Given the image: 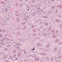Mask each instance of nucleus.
Here are the masks:
<instances>
[{
  "label": "nucleus",
  "mask_w": 62,
  "mask_h": 62,
  "mask_svg": "<svg viewBox=\"0 0 62 62\" xmlns=\"http://www.w3.org/2000/svg\"><path fill=\"white\" fill-rule=\"evenodd\" d=\"M3 37V34H0V38H2Z\"/></svg>",
  "instance_id": "nucleus-11"
},
{
  "label": "nucleus",
  "mask_w": 62,
  "mask_h": 62,
  "mask_svg": "<svg viewBox=\"0 0 62 62\" xmlns=\"http://www.w3.org/2000/svg\"><path fill=\"white\" fill-rule=\"evenodd\" d=\"M7 0H5V2H7Z\"/></svg>",
  "instance_id": "nucleus-58"
},
{
  "label": "nucleus",
  "mask_w": 62,
  "mask_h": 62,
  "mask_svg": "<svg viewBox=\"0 0 62 62\" xmlns=\"http://www.w3.org/2000/svg\"><path fill=\"white\" fill-rule=\"evenodd\" d=\"M37 9H40V8H37Z\"/></svg>",
  "instance_id": "nucleus-41"
},
{
  "label": "nucleus",
  "mask_w": 62,
  "mask_h": 62,
  "mask_svg": "<svg viewBox=\"0 0 62 62\" xmlns=\"http://www.w3.org/2000/svg\"><path fill=\"white\" fill-rule=\"evenodd\" d=\"M26 26H25L23 28V30H24L25 28H26Z\"/></svg>",
  "instance_id": "nucleus-14"
},
{
  "label": "nucleus",
  "mask_w": 62,
  "mask_h": 62,
  "mask_svg": "<svg viewBox=\"0 0 62 62\" xmlns=\"http://www.w3.org/2000/svg\"><path fill=\"white\" fill-rule=\"evenodd\" d=\"M10 46V45H8L7 46V47H9Z\"/></svg>",
  "instance_id": "nucleus-52"
},
{
  "label": "nucleus",
  "mask_w": 62,
  "mask_h": 62,
  "mask_svg": "<svg viewBox=\"0 0 62 62\" xmlns=\"http://www.w3.org/2000/svg\"><path fill=\"white\" fill-rule=\"evenodd\" d=\"M59 41V40H56L55 41V42H58Z\"/></svg>",
  "instance_id": "nucleus-12"
},
{
  "label": "nucleus",
  "mask_w": 62,
  "mask_h": 62,
  "mask_svg": "<svg viewBox=\"0 0 62 62\" xmlns=\"http://www.w3.org/2000/svg\"><path fill=\"white\" fill-rule=\"evenodd\" d=\"M59 58H62V55H61V56H59L58 57Z\"/></svg>",
  "instance_id": "nucleus-15"
},
{
  "label": "nucleus",
  "mask_w": 62,
  "mask_h": 62,
  "mask_svg": "<svg viewBox=\"0 0 62 62\" xmlns=\"http://www.w3.org/2000/svg\"><path fill=\"white\" fill-rule=\"evenodd\" d=\"M38 34H39V35H40V33H38Z\"/></svg>",
  "instance_id": "nucleus-59"
},
{
  "label": "nucleus",
  "mask_w": 62,
  "mask_h": 62,
  "mask_svg": "<svg viewBox=\"0 0 62 62\" xmlns=\"http://www.w3.org/2000/svg\"><path fill=\"white\" fill-rule=\"evenodd\" d=\"M18 44L21 45V44H20L19 43H17V45H18Z\"/></svg>",
  "instance_id": "nucleus-40"
},
{
  "label": "nucleus",
  "mask_w": 62,
  "mask_h": 62,
  "mask_svg": "<svg viewBox=\"0 0 62 62\" xmlns=\"http://www.w3.org/2000/svg\"><path fill=\"white\" fill-rule=\"evenodd\" d=\"M18 56L20 57V55H21V53L20 52L19 53L17 54Z\"/></svg>",
  "instance_id": "nucleus-8"
},
{
  "label": "nucleus",
  "mask_w": 62,
  "mask_h": 62,
  "mask_svg": "<svg viewBox=\"0 0 62 62\" xmlns=\"http://www.w3.org/2000/svg\"><path fill=\"white\" fill-rule=\"evenodd\" d=\"M51 60H53V58H52L51 59Z\"/></svg>",
  "instance_id": "nucleus-61"
},
{
  "label": "nucleus",
  "mask_w": 62,
  "mask_h": 62,
  "mask_svg": "<svg viewBox=\"0 0 62 62\" xmlns=\"http://www.w3.org/2000/svg\"><path fill=\"white\" fill-rule=\"evenodd\" d=\"M23 13V15H26V14L25 13H24V12Z\"/></svg>",
  "instance_id": "nucleus-34"
},
{
  "label": "nucleus",
  "mask_w": 62,
  "mask_h": 62,
  "mask_svg": "<svg viewBox=\"0 0 62 62\" xmlns=\"http://www.w3.org/2000/svg\"><path fill=\"white\" fill-rule=\"evenodd\" d=\"M17 60V58L16 57V59L15 60Z\"/></svg>",
  "instance_id": "nucleus-50"
},
{
  "label": "nucleus",
  "mask_w": 62,
  "mask_h": 62,
  "mask_svg": "<svg viewBox=\"0 0 62 62\" xmlns=\"http://www.w3.org/2000/svg\"><path fill=\"white\" fill-rule=\"evenodd\" d=\"M0 33H2V31H0Z\"/></svg>",
  "instance_id": "nucleus-56"
},
{
  "label": "nucleus",
  "mask_w": 62,
  "mask_h": 62,
  "mask_svg": "<svg viewBox=\"0 0 62 62\" xmlns=\"http://www.w3.org/2000/svg\"><path fill=\"white\" fill-rule=\"evenodd\" d=\"M54 52H56L57 51V49L55 47L54 49Z\"/></svg>",
  "instance_id": "nucleus-4"
},
{
  "label": "nucleus",
  "mask_w": 62,
  "mask_h": 62,
  "mask_svg": "<svg viewBox=\"0 0 62 62\" xmlns=\"http://www.w3.org/2000/svg\"><path fill=\"white\" fill-rule=\"evenodd\" d=\"M19 1H22V0H19Z\"/></svg>",
  "instance_id": "nucleus-64"
},
{
  "label": "nucleus",
  "mask_w": 62,
  "mask_h": 62,
  "mask_svg": "<svg viewBox=\"0 0 62 62\" xmlns=\"http://www.w3.org/2000/svg\"><path fill=\"white\" fill-rule=\"evenodd\" d=\"M3 32H6V31L5 30H3Z\"/></svg>",
  "instance_id": "nucleus-42"
},
{
  "label": "nucleus",
  "mask_w": 62,
  "mask_h": 62,
  "mask_svg": "<svg viewBox=\"0 0 62 62\" xmlns=\"http://www.w3.org/2000/svg\"><path fill=\"white\" fill-rule=\"evenodd\" d=\"M43 36H46V33H45L44 34H43Z\"/></svg>",
  "instance_id": "nucleus-27"
},
{
  "label": "nucleus",
  "mask_w": 62,
  "mask_h": 62,
  "mask_svg": "<svg viewBox=\"0 0 62 62\" xmlns=\"http://www.w3.org/2000/svg\"><path fill=\"white\" fill-rule=\"evenodd\" d=\"M35 60H36V61H38V60L39 59V58H38L36 57L35 58Z\"/></svg>",
  "instance_id": "nucleus-3"
},
{
  "label": "nucleus",
  "mask_w": 62,
  "mask_h": 62,
  "mask_svg": "<svg viewBox=\"0 0 62 62\" xmlns=\"http://www.w3.org/2000/svg\"><path fill=\"white\" fill-rule=\"evenodd\" d=\"M46 46L47 47H49V45H48V44Z\"/></svg>",
  "instance_id": "nucleus-31"
},
{
  "label": "nucleus",
  "mask_w": 62,
  "mask_h": 62,
  "mask_svg": "<svg viewBox=\"0 0 62 62\" xmlns=\"http://www.w3.org/2000/svg\"><path fill=\"white\" fill-rule=\"evenodd\" d=\"M0 44H1L2 45H4V44H3V43H1Z\"/></svg>",
  "instance_id": "nucleus-36"
},
{
  "label": "nucleus",
  "mask_w": 62,
  "mask_h": 62,
  "mask_svg": "<svg viewBox=\"0 0 62 62\" xmlns=\"http://www.w3.org/2000/svg\"><path fill=\"white\" fill-rule=\"evenodd\" d=\"M5 62H8V61L6 60L5 61Z\"/></svg>",
  "instance_id": "nucleus-47"
},
{
  "label": "nucleus",
  "mask_w": 62,
  "mask_h": 62,
  "mask_svg": "<svg viewBox=\"0 0 62 62\" xmlns=\"http://www.w3.org/2000/svg\"><path fill=\"white\" fill-rule=\"evenodd\" d=\"M3 59H6V56L3 55Z\"/></svg>",
  "instance_id": "nucleus-7"
},
{
  "label": "nucleus",
  "mask_w": 62,
  "mask_h": 62,
  "mask_svg": "<svg viewBox=\"0 0 62 62\" xmlns=\"http://www.w3.org/2000/svg\"><path fill=\"white\" fill-rule=\"evenodd\" d=\"M36 13L37 14H39V11H37Z\"/></svg>",
  "instance_id": "nucleus-10"
},
{
  "label": "nucleus",
  "mask_w": 62,
  "mask_h": 62,
  "mask_svg": "<svg viewBox=\"0 0 62 62\" xmlns=\"http://www.w3.org/2000/svg\"><path fill=\"white\" fill-rule=\"evenodd\" d=\"M32 55H30V56H31V57H32Z\"/></svg>",
  "instance_id": "nucleus-60"
},
{
  "label": "nucleus",
  "mask_w": 62,
  "mask_h": 62,
  "mask_svg": "<svg viewBox=\"0 0 62 62\" xmlns=\"http://www.w3.org/2000/svg\"><path fill=\"white\" fill-rule=\"evenodd\" d=\"M1 41H3V39H1Z\"/></svg>",
  "instance_id": "nucleus-53"
},
{
  "label": "nucleus",
  "mask_w": 62,
  "mask_h": 62,
  "mask_svg": "<svg viewBox=\"0 0 62 62\" xmlns=\"http://www.w3.org/2000/svg\"><path fill=\"white\" fill-rule=\"evenodd\" d=\"M10 58L11 59H12V56H10Z\"/></svg>",
  "instance_id": "nucleus-35"
},
{
  "label": "nucleus",
  "mask_w": 62,
  "mask_h": 62,
  "mask_svg": "<svg viewBox=\"0 0 62 62\" xmlns=\"http://www.w3.org/2000/svg\"><path fill=\"white\" fill-rule=\"evenodd\" d=\"M41 54L42 55L45 56L47 55V54H45V53H42Z\"/></svg>",
  "instance_id": "nucleus-1"
},
{
  "label": "nucleus",
  "mask_w": 62,
  "mask_h": 62,
  "mask_svg": "<svg viewBox=\"0 0 62 62\" xmlns=\"http://www.w3.org/2000/svg\"><path fill=\"white\" fill-rule=\"evenodd\" d=\"M15 12H16V13H19V11H18L16 10Z\"/></svg>",
  "instance_id": "nucleus-18"
},
{
  "label": "nucleus",
  "mask_w": 62,
  "mask_h": 62,
  "mask_svg": "<svg viewBox=\"0 0 62 62\" xmlns=\"http://www.w3.org/2000/svg\"><path fill=\"white\" fill-rule=\"evenodd\" d=\"M16 6H17V7H18V6H19V5H18V4L17 3L16 4Z\"/></svg>",
  "instance_id": "nucleus-28"
},
{
  "label": "nucleus",
  "mask_w": 62,
  "mask_h": 62,
  "mask_svg": "<svg viewBox=\"0 0 62 62\" xmlns=\"http://www.w3.org/2000/svg\"><path fill=\"white\" fill-rule=\"evenodd\" d=\"M33 32H34L35 33H36V31L35 30H34V29H33Z\"/></svg>",
  "instance_id": "nucleus-17"
},
{
  "label": "nucleus",
  "mask_w": 62,
  "mask_h": 62,
  "mask_svg": "<svg viewBox=\"0 0 62 62\" xmlns=\"http://www.w3.org/2000/svg\"><path fill=\"white\" fill-rule=\"evenodd\" d=\"M58 44H59V45H60V44H62V42H60V43H58Z\"/></svg>",
  "instance_id": "nucleus-26"
},
{
  "label": "nucleus",
  "mask_w": 62,
  "mask_h": 62,
  "mask_svg": "<svg viewBox=\"0 0 62 62\" xmlns=\"http://www.w3.org/2000/svg\"><path fill=\"white\" fill-rule=\"evenodd\" d=\"M20 18H17V22H20Z\"/></svg>",
  "instance_id": "nucleus-2"
},
{
  "label": "nucleus",
  "mask_w": 62,
  "mask_h": 62,
  "mask_svg": "<svg viewBox=\"0 0 62 62\" xmlns=\"http://www.w3.org/2000/svg\"><path fill=\"white\" fill-rule=\"evenodd\" d=\"M44 8H46H46H47V7H44Z\"/></svg>",
  "instance_id": "nucleus-49"
},
{
  "label": "nucleus",
  "mask_w": 62,
  "mask_h": 62,
  "mask_svg": "<svg viewBox=\"0 0 62 62\" xmlns=\"http://www.w3.org/2000/svg\"><path fill=\"white\" fill-rule=\"evenodd\" d=\"M57 7L60 8H62V6L61 5H59L57 6Z\"/></svg>",
  "instance_id": "nucleus-6"
},
{
  "label": "nucleus",
  "mask_w": 62,
  "mask_h": 62,
  "mask_svg": "<svg viewBox=\"0 0 62 62\" xmlns=\"http://www.w3.org/2000/svg\"><path fill=\"white\" fill-rule=\"evenodd\" d=\"M53 35H55V32H54L52 33Z\"/></svg>",
  "instance_id": "nucleus-44"
},
{
  "label": "nucleus",
  "mask_w": 62,
  "mask_h": 62,
  "mask_svg": "<svg viewBox=\"0 0 62 62\" xmlns=\"http://www.w3.org/2000/svg\"><path fill=\"white\" fill-rule=\"evenodd\" d=\"M33 57H35V56H35L34 55H33L32 56Z\"/></svg>",
  "instance_id": "nucleus-46"
},
{
  "label": "nucleus",
  "mask_w": 62,
  "mask_h": 62,
  "mask_svg": "<svg viewBox=\"0 0 62 62\" xmlns=\"http://www.w3.org/2000/svg\"><path fill=\"white\" fill-rule=\"evenodd\" d=\"M5 9L6 10V11H8V8H6Z\"/></svg>",
  "instance_id": "nucleus-33"
},
{
  "label": "nucleus",
  "mask_w": 62,
  "mask_h": 62,
  "mask_svg": "<svg viewBox=\"0 0 62 62\" xmlns=\"http://www.w3.org/2000/svg\"><path fill=\"white\" fill-rule=\"evenodd\" d=\"M19 39H20V40L19 41H20V42H21V41H22V39L21 40V39H20V38H19Z\"/></svg>",
  "instance_id": "nucleus-29"
},
{
  "label": "nucleus",
  "mask_w": 62,
  "mask_h": 62,
  "mask_svg": "<svg viewBox=\"0 0 62 62\" xmlns=\"http://www.w3.org/2000/svg\"><path fill=\"white\" fill-rule=\"evenodd\" d=\"M42 17H44V18H46V16H42Z\"/></svg>",
  "instance_id": "nucleus-48"
},
{
  "label": "nucleus",
  "mask_w": 62,
  "mask_h": 62,
  "mask_svg": "<svg viewBox=\"0 0 62 62\" xmlns=\"http://www.w3.org/2000/svg\"><path fill=\"white\" fill-rule=\"evenodd\" d=\"M25 23V22H23V23H22V24L23 25H24V24Z\"/></svg>",
  "instance_id": "nucleus-20"
},
{
  "label": "nucleus",
  "mask_w": 62,
  "mask_h": 62,
  "mask_svg": "<svg viewBox=\"0 0 62 62\" xmlns=\"http://www.w3.org/2000/svg\"><path fill=\"white\" fill-rule=\"evenodd\" d=\"M33 50H35V49L34 48H33Z\"/></svg>",
  "instance_id": "nucleus-54"
},
{
  "label": "nucleus",
  "mask_w": 62,
  "mask_h": 62,
  "mask_svg": "<svg viewBox=\"0 0 62 62\" xmlns=\"http://www.w3.org/2000/svg\"><path fill=\"white\" fill-rule=\"evenodd\" d=\"M45 25H46V26H47L48 25V23H45L44 24Z\"/></svg>",
  "instance_id": "nucleus-9"
},
{
  "label": "nucleus",
  "mask_w": 62,
  "mask_h": 62,
  "mask_svg": "<svg viewBox=\"0 0 62 62\" xmlns=\"http://www.w3.org/2000/svg\"><path fill=\"white\" fill-rule=\"evenodd\" d=\"M54 6H53L52 7V8L53 9H54Z\"/></svg>",
  "instance_id": "nucleus-38"
},
{
  "label": "nucleus",
  "mask_w": 62,
  "mask_h": 62,
  "mask_svg": "<svg viewBox=\"0 0 62 62\" xmlns=\"http://www.w3.org/2000/svg\"><path fill=\"white\" fill-rule=\"evenodd\" d=\"M24 53L25 54H26V51H25V50H24Z\"/></svg>",
  "instance_id": "nucleus-19"
},
{
  "label": "nucleus",
  "mask_w": 62,
  "mask_h": 62,
  "mask_svg": "<svg viewBox=\"0 0 62 62\" xmlns=\"http://www.w3.org/2000/svg\"><path fill=\"white\" fill-rule=\"evenodd\" d=\"M29 16H28L27 15V16H24V17H26V18H28V17Z\"/></svg>",
  "instance_id": "nucleus-16"
},
{
  "label": "nucleus",
  "mask_w": 62,
  "mask_h": 62,
  "mask_svg": "<svg viewBox=\"0 0 62 62\" xmlns=\"http://www.w3.org/2000/svg\"><path fill=\"white\" fill-rule=\"evenodd\" d=\"M32 2H35V0H32Z\"/></svg>",
  "instance_id": "nucleus-39"
},
{
  "label": "nucleus",
  "mask_w": 62,
  "mask_h": 62,
  "mask_svg": "<svg viewBox=\"0 0 62 62\" xmlns=\"http://www.w3.org/2000/svg\"><path fill=\"white\" fill-rule=\"evenodd\" d=\"M54 31H55L54 30H51V31H52V32H54Z\"/></svg>",
  "instance_id": "nucleus-24"
},
{
  "label": "nucleus",
  "mask_w": 62,
  "mask_h": 62,
  "mask_svg": "<svg viewBox=\"0 0 62 62\" xmlns=\"http://www.w3.org/2000/svg\"><path fill=\"white\" fill-rule=\"evenodd\" d=\"M41 19H39V21H41Z\"/></svg>",
  "instance_id": "nucleus-62"
},
{
  "label": "nucleus",
  "mask_w": 62,
  "mask_h": 62,
  "mask_svg": "<svg viewBox=\"0 0 62 62\" xmlns=\"http://www.w3.org/2000/svg\"><path fill=\"white\" fill-rule=\"evenodd\" d=\"M20 5H21L22 6H23V5H22V4H20Z\"/></svg>",
  "instance_id": "nucleus-55"
},
{
  "label": "nucleus",
  "mask_w": 62,
  "mask_h": 62,
  "mask_svg": "<svg viewBox=\"0 0 62 62\" xmlns=\"http://www.w3.org/2000/svg\"><path fill=\"white\" fill-rule=\"evenodd\" d=\"M7 39L8 40H9V38H7Z\"/></svg>",
  "instance_id": "nucleus-43"
},
{
  "label": "nucleus",
  "mask_w": 62,
  "mask_h": 62,
  "mask_svg": "<svg viewBox=\"0 0 62 62\" xmlns=\"http://www.w3.org/2000/svg\"><path fill=\"white\" fill-rule=\"evenodd\" d=\"M56 33H58V31L57 30H56Z\"/></svg>",
  "instance_id": "nucleus-45"
},
{
  "label": "nucleus",
  "mask_w": 62,
  "mask_h": 62,
  "mask_svg": "<svg viewBox=\"0 0 62 62\" xmlns=\"http://www.w3.org/2000/svg\"><path fill=\"white\" fill-rule=\"evenodd\" d=\"M51 27H50L49 28V30L50 31V30H51Z\"/></svg>",
  "instance_id": "nucleus-30"
},
{
  "label": "nucleus",
  "mask_w": 62,
  "mask_h": 62,
  "mask_svg": "<svg viewBox=\"0 0 62 62\" xmlns=\"http://www.w3.org/2000/svg\"><path fill=\"white\" fill-rule=\"evenodd\" d=\"M15 56H16V54H15L14 55L13 57H14V58H15Z\"/></svg>",
  "instance_id": "nucleus-32"
},
{
  "label": "nucleus",
  "mask_w": 62,
  "mask_h": 62,
  "mask_svg": "<svg viewBox=\"0 0 62 62\" xmlns=\"http://www.w3.org/2000/svg\"><path fill=\"white\" fill-rule=\"evenodd\" d=\"M13 53H16V50H14L13 51Z\"/></svg>",
  "instance_id": "nucleus-25"
},
{
  "label": "nucleus",
  "mask_w": 62,
  "mask_h": 62,
  "mask_svg": "<svg viewBox=\"0 0 62 62\" xmlns=\"http://www.w3.org/2000/svg\"><path fill=\"white\" fill-rule=\"evenodd\" d=\"M15 15L16 16H19V15H18V14H15Z\"/></svg>",
  "instance_id": "nucleus-21"
},
{
  "label": "nucleus",
  "mask_w": 62,
  "mask_h": 62,
  "mask_svg": "<svg viewBox=\"0 0 62 62\" xmlns=\"http://www.w3.org/2000/svg\"><path fill=\"white\" fill-rule=\"evenodd\" d=\"M57 59V57L56 58L55 57V59H56H56Z\"/></svg>",
  "instance_id": "nucleus-51"
},
{
  "label": "nucleus",
  "mask_w": 62,
  "mask_h": 62,
  "mask_svg": "<svg viewBox=\"0 0 62 62\" xmlns=\"http://www.w3.org/2000/svg\"><path fill=\"white\" fill-rule=\"evenodd\" d=\"M55 21L57 23H58V22H60V20L58 19H55Z\"/></svg>",
  "instance_id": "nucleus-5"
},
{
  "label": "nucleus",
  "mask_w": 62,
  "mask_h": 62,
  "mask_svg": "<svg viewBox=\"0 0 62 62\" xmlns=\"http://www.w3.org/2000/svg\"><path fill=\"white\" fill-rule=\"evenodd\" d=\"M51 19H52V20H53V18H52V16H51Z\"/></svg>",
  "instance_id": "nucleus-57"
},
{
  "label": "nucleus",
  "mask_w": 62,
  "mask_h": 62,
  "mask_svg": "<svg viewBox=\"0 0 62 62\" xmlns=\"http://www.w3.org/2000/svg\"><path fill=\"white\" fill-rule=\"evenodd\" d=\"M53 11H51L50 12V13H52V12H53Z\"/></svg>",
  "instance_id": "nucleus-63"
},
{
  "label": "nucleus",
  "mask_w": 62,
  "mask_h": 62,
  "mask_svg": "<svg viewBox=\"0 0 62 62\" xmlns=\"http://www.w3.org/2000/svg\"><path fill=\"white\" fill-rule=\"evenodd\" d=\"M27 19V17L26 18H24V20H26V19Z\"/></svg>",
  "instance_id": "nucleus-37"
},
{
  "label": "nucleus",
  "mask_w": 62,
  "mask_h": 62,
  "mask_svg": "<svg viewBox=\"0 0 62 62\" xmlns=\"http://www.w3.org/2000/svg\"><path fill=\"white\" fill-rule=\"evenodd\" d=\"M34 27V25H32L31 26V28H33Z\"/></svg>",
  "instance_id": "nucleus-22"
},
{
  "label": "nucleus",
  "mask_w": 62,
  "mask_h": 62,
  "mask_svg": "<svg viewBox=\"0 0 62 62\" xmlns=\"http://www.w3.org/2000/svg\"><path fill=\"white\" fill-rule=\"evenodd\" d=\"M55 37H56V36L55 35H54L53 36V37L54 38V39Z\"/></svg>",
  "instance_id": "nucleus-13"
},
{
  "label": "nucleus",
  "mask_w": 62,
  "mask_h": 62,
  "mask_svg": "<svg viewBox=\"0 0 62 62\" xmlns=\"http://www.w3.org/2000/svg\"><path fill=\"white\" fill-rule=\"evenodd\" d=\"M33 35L34 36V37H36V34H33Z\"/></svg>",
  "instance_id": "nucleus-23"
}]
</instances>
